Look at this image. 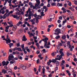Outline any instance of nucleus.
Wrapping results in <instances>:
<instances>
[{"label": "nucleus", "instance_id": "obj_1", "mask_svg": "<svg viewBox=\"0 0 77 77\" xmlns=\"http://www.w3.org/2000/svg\"><path fill=\"white\" fill-rule=\"evenodd\" d=\"M9 61H7L6 62L5 61H3L2 62V66H8V65L9 64Z\"/></svg>", "mask_w": 77, "mask_h": 77}, {"label": "nucleus", "instance_id": "obj_2", "mask_svg": "<svg viewBox=\"0 0 77 77\" xmlns=\"http://www.w3.org/2000/svg\"><path fill=\"white\" fill-rule=\"evenodd\" d=\"M55 32H57V33H55V34L57 35H59V33H60V30L59 29L57 28L55 30Z\"/></svg>", "mask_w": 77, "mask_h": 77}, {"label": "nucleus", "instance_id": "obj_3", "mask_svg": "<svg viewBox=\"0 0 77 77\" xmlns=\"http://www.w3.org/2000/svg\"><path fill=\"white\" fill-rule=\"evenodd\" d=\"M20 67L22 69H23L24 70H25V69H26V66L23 64H20Z\"/></svg>", "mask_w": 77, "mask_h": 77}, {"label": "nucleus", "instance_id": "obj_4", "mask_svg": "<svg viewBox=\"0 0 77 77\" xmlns=\"http://www.w3.org/2000/svg\"><path fill=\"white\" fill-rule=\"evenodd\" d=\"M40 4L37 3L35 5V6L37 7V9H40L41 8V6H40Z\"/></svg>", "mask_w": 77, "mask_h": 77}, {"label": "nucleus", "instance_id": "obj_5", "mask_svg": "<svg viewBox=\"0 0 77 77\" xmlns=\"http://www.w3.org/2000/svg\"><path fill=\"white\" fill-rule=\"evenodd\" d=\"M23 39H22V41H26L27 40V38H26V36L25 35H24L23 37Z\"/></svg>", "mask_w": 77, "mask_h": 77}, {"label": "nucleus", "instance_id": "obj_6", "mask_svg": "<svg viewBox=\"0 0 77 77\" xmlns=\"http://www.w3.org/2000/svg\"><path fill=\"white\" fill-rule=\"evenodd\" d=\"M61 10H62V11H63V13H66V9L64 7H63L61 9Z\"/></svg>", "mask_w": 77, "mask_h": 77}, {"label": "nucleus", "instance_id": "obj_7", "mask_svg": "<svg viewBox=\"0 0 77 77\" xmlns=\"http://www.w3.org/2000/svg\"><path fill=\"white\" fill-rule=\"evenodd\" d=\"M2 73H4V74H5L7 73V71L5 70V69H2Z\"/></svg>", "mask_w": 77, "mask_h": 77}, {"label": "nucleus", "instance_id": "obj_8", "mask_svg": "<svg viewBox=\"0 0 77 77\" xmlns=\"http://www.w3.org/2000/svg\"><path fill=\"white\" fill-rule=\"evenodd\" d=\"M74 48V46H71L70 48H70V51H72V48Z\"/></svg>", "mask_w": 77, "mask_h": 77}, {"label": "nucleus", "instance_id": "obj_9", "mask_svg": "<svg viewBox=\"0 0 77 77\" xmlns=\"http://www.w3.org/2000/svg\"><path fill=\"white\" fill-rule=\"evenodd\" d=\"M11 42V41L10 40V39L9 38L8 40H6V43L8 44V43H10Z\"/></svg>", "mask_w": 77, "mask_h": 77}, {"label": "nucleus", "instance_id": "obj_10", "mask_svg": "<svg viewBox=\"0 0 77 77\" xmlns=\"http://www.w3.org/2000/svg\"><path fill=\"white\" fill-rule=\"evenodd\" d=\"M48 38L47 37L42 39V41H48Z\"/></svg>", "mask_w": 77, "mask_h": 77}, {"label": "nucleus", "instance_id": "obj_11", "mask_svg": "<svg viewBox=\"0 0 77 77\" xmlns=\"http://www.w3.org/2000/svg\"><path fill=\"white\" fill-rule=\"evenodd\" d=\"M60 54H61V56H64V54H63V52H62V51H60Z\"/></svg>", "mask_w": 77, "mask_h": 77}, {"label": "nucleus", "instance_id": "obj_12", "mask_svg": "<svg viewBox=\"0 0 77 77\" xmlns=\"http://www.w3.org/2000/svg\"><path fill=\"white\" fill-rule=\"evenodd\" d=\"M55 63L57 66H58L59 65V61H56Z\"/></svg>", "mask_w": 77, "mask_h": 77}, {"label": "nucleus", "instance_id": "obj_13", "mask_svg": "<svg viewBox=\"0 0 77 77\" xmlns=\"http://www.w3.org/2000/svg\"><path fill=\"white\" fill-rule=\"evenodd\" d=\"M9 57L11 58L12 59L14 58V55H12V54H11L10 55H9Z\"/></svg>", "mask_w": 77, "mask_h": 77}, {"label": "nucleus", "instance_id": "obj_14", "mask_svg": "<svg viewBox=\"0 0 77 77\" xmlns=\"http://www.w3.org/2000/svg\"><path fill=\"white\" fill-rule=\"evenodd\" d=\"M23 32V30L21 29H20L18 32V33L19 34H21V33H22Z\"/></svg>", "mask_w": 77, "mask_h": 77}, {"label": "nucleus", "instance_id": "obj_15", "mask_svg": "<svg viewBox=\"0 0 77 77\" xmlns=\"http://www.w3.org/2000/svg\"><path fill=\"white\" fill-rule=\"evenodd\" d=\"M17 29V26H14L13 27L12 29L14 30H15Z\"/></svg>", "mask_w": 77, "mask_h": 77}, {"label": "nucleus", "instance_id": "obj_16", "mask_svg": "<svg viewBox=\"0 0 77 77\" xmlns=\"http://www.w3.org/2000/svg\"><path fill=\"white\" fill-rule=\"evenodd\" d=\"M7 74L9 75H12V72L11 71H9L8 73H7Z\"/></svg>", "mask_w": 77, "mask_h": 77}, {"label": "nucleus", "instance_id": "obj_17", "mask_svg": "<svg viewBox=\"0 0 77 77\" xmlns=\"http://www.w3.org/2000/svg\"><path fill=\"white\" fill-rule=\"evenodd\" d=\"M67 45L69 47V48H70L71 47V45L70 44V42H67Z\"/></svg>", "mask_w": 77, "mask_h": 77}, {"label": "nucleus", "instance_id": "obj_18", "mask_svg": "<svg viewBox=\"0 0 77 77\" xmlns=\"http://www.w3.org/2000/svg\"><path fill=\"white\" fill-rule=\"evenodd\" d=\"M25 9L26 8H25V7H23L22 8V9L20 8V10H21V11H23H23L24 12V11H25V10H25Z\"/></svg>", "mask_w": 77, "mask_h": 77}, {"label": "nucleus", "instance_id": "obj_19", "mask_svg": "<svg viewBox=\"0 0 77 77\" xmlns=\"http://www.w3.org/2000/svg\"><path fill=\"white\" fill-rule=\"evenodd\" d=\"M5 15L3 16V17H2V16H0V19H2V18H3V19H5L6 18V17L5 16Z\"/></svg>", "mask_w": 77, "mask_h": 77}, {"label": "nucleus", "instance_id": "obj_20", "mask_svg": "<svg viewBox=\"0 0 77 77\" xmlns=\"http://www.w3.org/2000/svg\"><path fill=\"white\" fill-rule=\"evenodd\" d=\"M66 38V35H63L61 37L62 39H65V38Z\"/></svg>", "mask_w": 77, "mask_h": 77}, {"label": "nucleus", "instance_id": "obj_21", "mask_svg": "<svg viewBox=\"0 0 77 77\" xmlns=\"http://www.w3.org/2000/svg\"><path fill=\"white\" fill-rule=\"evenodd\" d=\"M8 45L10 46V48H11L12 47V46L14 45V44L12 43H10V44H8Z\"/></svg>", "mask_w": 77, "mask_h": 77}, {"label": "nucleus", "instance_id": "obj_22", "mask_svg": "<svg viewBox=\"0 0 77 77\" xmlns=\"http://www.w3.org/2000/svg\"><path fill=\"white\" fill-rule=\"evenodd\" d=\"M5 12H6V14H5V15L6 16V15H7V14H8V13L9 12V10H8V9H6L5 10Z\"/></svg>", "mask_w": 77, "mask_h": 77}, {"label": "nucleus", "instance_id": "obj_23", "mask_svg": "<svg viewBox=\"0 0 77 77\" xmlns=\"http://www.w3.org/2000/svg\"><path fill=\"white\" fill-rule=\"evenodd\" d=\"M51 5L52 6H56V2L52 3H51Z\"/></svg>", "mask_w": 77, "mask_h": 77}, {"label": "nucleus", "instance_id": "obj_24", "mask_svg": "<svg viewBox=\"0 0 77 77\" xmlns=\"http://www.w3.org/2000/svg\"><path fill=\"white\" fill-rule=\"evenodd\" d=\"M56 60L53 59L52 60H51V62H52L53 63H55L56 62Z\"/></svg>", "mask_w": 77, "mask_h": 77}, {"label": "nucleus", "instance_id": "obj_25", "mask_svg": "<svg viewBox=\"0 0 77 77\" xmlns=\"http://www.w3.org/2000/svg\"><path fill=\"white\" fill-rule=\"evenodd\" d=\"M18 58L20 60H23V57L21 56H20V55H18Z\"/></svg>", "mask_w": 77, "mask_h": 77}, {"label": "nucleus", "instance_id": "obj_26", "mask_svg": "<svg viewBox=\"0 0 77 77\" xmlns=\"http://www.w3.org/2000/svg\"><path fill=\"white\" fill-rule=\"evenodd\" d=\"M51 63V60H49V61L48 62L47 64H48V65H50V63Z\"/></svg>", "mask_w": 77, "mask_h": 77}, {"label": "nucleus", "instance_id": "obj_27", "mask_svg": "<svg viewBox=\"0 0 77 77\" xmlns=\"http://www.w3.org/2000/svg\"><path fill=\"white\" fill-rule=\"evenodd\" d=\"M60 38V36L58 35L57 36H56L55 37V39H59V38Z\"/></svg>", "mask_w": 77, "mask_h": 77}, {"label": "nucleus", "instance_id": "obj_28", "mask_svg": "<svg viewBox=\"0 0 77 77\" xmlns=\"http://www.w3.org/2000/svg\"><path fill=\"white\" fill-rule=\"evenodd\" d=\"M39 17H41V16H40V15H38L37 17L35 18L36 20H38V19H39Z\"/></svg>", "mask_w": 77, "mask_h": 77}, {"label": "nucleus", "instance_id": "obj_29", "mask_svg": "<svg viewBox=\"0 0 77 77\" xmlns=\"http://www.w3.org/2000/svg\"><path fill=\"white\" fill-rule=\"evenodd\" d=\"M18 48L15 47L14 49H13L12 50H13V51H15V50H18Z\"/></svg>", "mask_w": 77, "mask_h": 77}, {"label": "nucleus", "instance_id": "obj_30", "mask_svg": "<svg viewBox=\"0 0 77 77\" xmlns=\"http://www.w3.org/2000/svg\"><path fill=\"white\" fill-rule=\"evenodd\" d=\"M17 50H18V51H23L21 50V48H18Z\"/></svg>", "mask_w": 77, "mask_h": 77}, {"label": "nucleus", "instance_id": "obj_31", "mask_svg": "<svg viewBox=\"0 0 77 77\" xmlns=\"http://www.w3.org/2000/svg\"><path fill=\"white\" fill-rule=\"evenodd\" d=\"M5 2L4 3V6H5L6 5V4L7 3V2H8V0H5Z\"/></svg>", "mask_w": 77, "mask_h": 77}, {"label": "nucleus", "instance_id": "obj_32", "mask_svg": "<svg viewBox=\"0 0 77 77\" xmlns=\"http://www.w3.org/2000/svg\"><path fill=\"white\" fill-rule=\"evenodd\" d=\"M13 17H14V18H17V17H18V16L17 15H14L13 16Z\"/></svg>", "mask_w": 77, "mask_h": 77}, {"label": "nucleus", "instance_id": "obj_33", "mask_svg": "<svg viewBox=\"0 0 77 77\" xmlns=\"http://www.w3.org/2000/svg\"><path fill=\"white\" fill-rule=\"evenodd\" d=\"M45 68H43L42 69V73L43 74H45Z\"/></svg>", "mask_w": 77, "mask_h": 77}, {"label": "nucleus", "instance_id": "obj_34", "mask_svg": "<svg viewBox=\"0 0 77 77\" xmlns=\"http://www.w3.org/2000/svg\"><path fill=\"white\" fill-rule=\"evenodd\" d=\"M21 47L22 48H24V44H22L21 45Z\"/></svg>", "mask_w": 77, "mask_h": 77}, {"label": "nucleus", "instance_id": "obj_35", "mask_svg": "<svg viewBox=\"0 0 77 77\" xmlns=\"http://www.w3.org/2000/svg\"><path fill=\"white\" fill-rule=\"evenodd\" d=\"M41 66H39L38 68V71L40 72V70H41Z\"/></svg>", "mask_w": 77, "mask_h": 77}, {"label": "nucleus", "instance_id": "obj_36", "mask_svg": "<svg viewBox=\"0 0 77 77\" xmlns=\"http://www.w3.org/2000/svg\"><path fill=\"white\" fill-rule=\"evenodd\" d=\"M66 20L65 19L64 21H63V24H65V23H66Z\"/></svg>", "mask_w": 77, "mask_h": 77}, {"label": "nucleus", "instance_id": "obj_37", "mask_svg": "<svg viewBox=\"0 0 77 77\" xmlns=\"http://www.w3.org/2000/svg\"><path fill=\"white\" fill-rule=\"evenodd\" d=\"M31 14H32V11H29V14H28V16H31Z\"/></svg>", "mask_w": 77, "mask_h": 77}, {"label": "nucleus", "instance_id": "obj_38", "mask_svg": "<svg viewBox=\"0 0 77 77\" xmlns=\"http://www.w3.org/2000/svg\"><path fill=\"white\" fill-rule=\"evenodd\" d=\"M36 32V36H38V31H35Z\"/></svg>", "mask_w": 77, "mask_h": 77}, {"label": "nucleus", "instance_id": "obj_39", "mask_svg": "<svg viewBox=\"0 0 77 77\" xmlns=\"http://www.w3.org/2000/svg\"><path fill=\"white\" fill-rule=\"evenodd\" d=\"M70 19H71V20H74V16H70Z\"/></svg>", "mask_w": 77, "mask_h": 77}, {"label": "nucleus", "instance_id": "obj_40", "mask_svg": "<svg viewBox=\"0 0 77 77\" xmlns=\"http://www.w3.org/2000/svg\"><path fill=\"white\" fill-rule=\"evenodd\" d=\"M40 53V51L39 50H38V51H37L36 52V53L37 54H38L39 53Z\"/></svg>", "mask_w": 77, "mask_h": 77}, {"label": "nucleus", "instance_id": "obj_41", "mask_svg": "<svg viewBox=\"0 0 77 77\" xmlns=\"http://www.w3.org/2000/svg\"><path fill=\"white\" fill-rule=\"evenodd\" d=\"M17 47H19L20 46V43H17Z\"/></svg>", "mask_w": 77, "mask_h": 77}, {"label": "nucleus", "instance_id": "obj_42", "mask_svg": "<svg viewBox=\"0 0 77 77\" xmlns=\"http://www.w3.org/2000/svg\"><path fill=\"white\" fill-rule=\"evenodd\" d=\"M57 22L58 23H59V24H60V22H61V21L60 20H58Z\"/></svg>", "mask_w": 77, "mask_h": 77}, {"label": "nucleus", "instance_id": "obj_43", "mask_svg": "<svg viewBox=\"0 0 77 77\" xmlns=\"http://www.w3.org/2000/svg\"><path fill=\"white\" fill-rule=\"evenodd\" d=\"M47 59H48V57H47V56H46V58H45V61L46 62V61H47Z\"/></svg>", "mask_w": 77, "mask_h": 77}, {"label": "nucleus", "instance_id": "obj_44", "mask_svg": "<svg viewBox=\"0 0 77 77\" xmlns=\"http://www.w3.org/2000/svg\"><path fill=\"white\" fill-rule=\"evenodd\" d=\"M57 70H58V67H56L55 69V71H57Z\"/></svg>", "mask_w": 77, "mask_h": 77}, {"label": "nucleus", "instance_id": "obj_45", "mask_svg": "<svg viewBox=\"0 0 77 77\" xmlns=\"http://www.w3.org/2000/svg\"><path fill=\"white\" fill-rule=\"evenodd\" d=\"M67 27L69 29H70V28L71 27V26L70 25H67Z\"/></svg>", "mask_w": 77, "mask_h": 77}, {"label": "nucleus", "instance_id": "obj_46", "mask_svg": "<svg viewBox=\"0 0 77 77\" xmlns=\"http://www.w3.org/2000/svg\"><path fill=\"white\" fill-rule=\"evenodd\" d=\"M46 68L48 70L49 69V66H46Z\"/></svg>", "mask_w": 77, "mask_h": 77}, {"label": "nucleus", "instance_id": "obj_47", "mask_svg": "<svg viewBox=\"0 0 77 77\" xmlns=\"http://www.w3.org/2000/svg\"><path fill=\"white\" fill-rule=\"evenodd\" d=\"M49 21H52V18H50L49 19H48Z\"/></svg>", "mask_w": 77, "mask_h": 77}, {"label": "nucleus", "instance_id": "obj_48", "mask_svg": "<svg viewBox=\"0 0 77 77\" xmlns=\"http://www.w3.org/2000/svg\"><path fill=\"white\" fill-rule=\"evenodd\" d=\"M26 51L28 52H29V53H30V49H27Z\"/></svg>", "mask_w": 77, "mask_h": 77}, {"label": "nucleus", "instance_id": "obj_49", "mask_svg": "<svg viewBox=\"0 0 77 77\" xmlns=\"http://www.w3.org/2000/svg\"><path fill=\"white\" fill-rule=\"evenodd\" d=\"M36 2L37 3H39V4L40 3V2H39V0H36Z\"/></svg>", "mask_w": 77, "mask_h": 77}, {"label": "nucleus", "instance_id": "obj_50", "mask_svg": "<svg viewBox=\"0 0 77 77\" xmlns=\"http://www.w3.org/2000/svg\"><path fill=\"white\" fill-rule=\"evenodd\" d=\"M47 7H48V8L50 7V4L48 3L47 5Z\"/></svg>", "mask_w": 77, "mask_h": 77}, {"label": "nucleus", "instance_id": "obj_51", "mask_svg": "<svg viewBox=\"0 0 77 77\" xmlns=\"http://www.w3.org/2000/svg\"><path fill=\"white\" fill-rule=\"evenodd\" d=\"M42 51H43V52H44V53H46L47 51H45V49H44L42 50Z\"/></svg>", "mask_w": 77, "mask_h": 77}, {"label": "nucleus", "instance_id": "obj_52", "mask_svg": "<svg viewBox=\"0 0 77 77\" xmlns=\"http://www.w3.org/2000/svg\"><path fill=\"white\" fill-rule=\"evenodd\" d=\"M61 42L62 44H65V42H63V40H61Z\"/></svg>", "mask_w": 77, "mask_h": 77}, {"label": "nucleus", "instance_id": "obj_53", "mask_svg": "<svg viewBox=\"0 0 77 77\" xmlns=\"http://www.w3.org/2000/svg\"><path fill=\"white\" fill-rule=\"evenodd\" d=\"M33 38L34 39V40H36V39H37V36H36L35 37V36H34Z\"/></svg>", "mask_w": 77, "mask_h": 77}, {"label": "nucleus", "instance_id": "obj_54", "mask_svg": "<svg viewBox=\"0 0 77 77\" xmlns=\"http://www.w3.org/2000/svg\"><path fill=\"white\" fill-rule=\"evenodd\" d=\"M44 41L45 42V45H47V41Z\"/></svg>", "mask_w": 77, "mask_h": 77}, {"label": "nucleus", "instance_id": "obj_55", "mask_svg": "<svg viewBox=\"0 0 77 77\" xmlns=\"http://www.w3.org/2000/svg\"><path fill=\"white\" fill-rule=\"evenodd\" d=\"M39 59H38L37 60V63L38 64L39 63Z\"/></svg>", "mask_w": 77, "mask_h": 77}, {"label": "nucleus", "instance_id": "obj_56", "mask_svg": "<svg viewBox=\"0 0 77 77\" xmlns=\"http://www.w3.org/2000/svg\"><path fill=\"white\" fill-rule=\"evenodd\" d=\"M9 26H6L5 28L6 29H9Z\"/></svg>", "mask_w": 77, "mask_h": 77}, {"label": "nucleus", "instance_id": "obj_57", "mask_svg": "<svg viewBox=\"0 0 77 77\" xmlns=\"http://www.w3.org/2000/svg\"><path fill=\"white\" fill-rule=\"evenodd\" d=\"M59 20H62V16H60L59 17Z\"/></svg>", "mask_w": 77, "mask_h": 77}, {"label": "nucleus", "instance_id": "obj_58", "mask_svg": "<svg viewBox=\"0 0 77 77\" xmlns=\"http://www.w3.org/2000/svg\"><path fill=\"white\" fill-rule=\"evenodd\" d=\"M12 0H10V1H8V3H9L10 4H11V1Z\"/></svg>", "mask_w": 77, "mask_h": 77}, {"label": "nucleus", "instance_id": "obj_59", "mask_svg": "<svg viewBox=\"0 0 77 77\" xmlns=\"http://www.w3.org/2000/svg\"><path fill=\"white\" fill-rule=\"evenodd\" d=\"M68 5H69V6H71V2H69Z\"/></svg>", "mask_w": 77, "mask_h": 77}, {"label": "nucleus", "instance_id": "obj_60", "mask_svg": "<svg viewBox=\"0 0 77 77\" xmlns=\"http://www.w3.org/2000/svg\"><path fill=\"white\" fill-rule=\"evenodd\" d=\"M31 36H34L35 35H34L32 33H31L30 34V35Z\"/></svg>", "mask_w": 77, "mask_h": 77}, {"label": "nucleus", "instance_id": "obj_61", "mask_svg": "<svg viewBox=\"0 0 77 77\" xmlns=\"http://www.w3.org/2000/svg\"><path fill=\"white\" fill-rule=\"evenodd\" d=\"M64 6V8H66L67 6V4H65Z\"/></svg>", "mask_w": 77, "mask_h": 77}, {"label": "nucleus", "instance_id": "obj_62", "mask_svg": "<svg viewBox=\"0 0 77 77\" xmlns=\"http://www.w3.org/2000/svg\"><path fill=\"white\" fill-rule=\"evenodd\" d=\"M14 69H15V70L17 69V66H15L14 68Z\"/></svg>", "mask_w": 77, "mask_h": 77}, {"label": "nucleus", "instance_id": "obj_63", "mask_svg": "<svg viewBox=\"0 0 77 77\" xmlns=\"http://www.w3.org/2000/svg\"><path fill=\"white\" fill-rule=\"evenodd\" d=\"M77 58H75L74 59V61L75 62H77Z\"/></svg>", "mask_w": 77, "mask_h": 77}, {"label": "nucleus", "instance_id": "obj_64", "mask_svg": "<svg viewBox=\"0 0 77 77\" xmlns=\"http://www.w3.org/2000/svg\"><path fill=\"white\" fill-rule=\"evenodd\" d=\"M74 3H75V5H77V1H75L74 2Z\"/></svg>", "mask_w": 77, "mask_h": 77}]
</instances>
